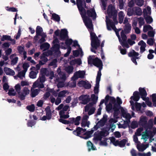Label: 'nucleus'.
<instances>
[{
    "label": "nucleus",
    "mask_w": 156,
    "mask_h": 156,
    "mask_svg": "<svg viewBox=\"0 0 156 156\" xmlns=\"http://www.w3.org/2000/svg\"><path fill=\"white\" fill-rule=\"evenodd\" d=\"M60 30H56L53 36L54 40L53 41V45L51 48L52 51H48L47 52H44V55L48 56L49 55L54 54L57 56H59L60 54V52L59 50V45L58 44V41L56 36H59L61 40L64 39L68 36V32L65 29L61 30L60 34Z\"/></svg>",
    "instance_id": "f257e3e1"
},
{
    "label": "nucleus",
    "mask_w": 156,
    "mask_h": 156,
    "mask_svg": "<svg viewBox=\"0 0 156 156\" xmlns=\"http://www.w3.org/2000/svg\"><path fill=\"white\" fill-rule=\"evenodd\" d=\"M81 16L85 26L90 32L91 39V51L95 53V50L97 49L99 47L100 41L96 36L95 34L92 32L93 27L92 22L90 20H87L86 18L83 17V15H82Z\"/></svg>",
    "instance_id": "f03ea898"
},
{
    "label": "nucleus",
    "mask_w": 156,
    "mask_h": 156,
    "mask_svg": "<svg viewBox=\"0 0 156 156\" xmlns=\"http://www.w3.org/2000/svg\"><path fill=\"white\" fill-rule=\"evenodd\" d=\"M89 64L93 63L94 66L99 68L97 76L96 78V83L94 87V92L95 94H98L99 92V84L101 76V70L102 68V63L101 60L96 58L94 60L93 59V56H90L88 58Z\"/></svg>",
    "instance_id": "7ed1b4c3"
},
{
    "label": "nucleus",
    "mask_w": 156,
    "mask_h": 156,
    "mask_svg": "<svg viewBox=\"0 0 156 156\" xmlns=\"http://www.w3.org/2000/svg\"><path fill=\"white\" fill-rule=\"evenodd\" d=\"M105 100L107 101L108 100L110 101L109 104L106 106L107 111L109 112H114L115 116L118 114L119 113L118 110L120 109L121 107L120 105L122 104V102L119 97L117 98L116 104L115 98L113 97H109L108 96H107L105 98Z\"/></svg>",
    "instance_id": "20e7f679"
},
{
    "label": "nucleus",
    "mask_w": 156,
    "mask_h": 156,
    "mask_svg": "<svg viewBox=\"0 0 156 156\" xmlns=\"http://www.w3.org/2000/svg\"><path fill=\"white\" fill-rule=\"evenodd\" d=\"M106 22L108 30H114L119 39V41L120 43L124 47H126L127 48H129V46L126 42V36L124 34V32L123 31H122L121 33V37L122 40V41L118 33V32L120 30V29L118 30L115 28V27L113 23L109 20L107 16H106Z\"/></svg>",
    "instance_id": "39448f33"
},
{
    "label": "nucleus",
    "mask_w": 156,
    "mask_h": 156,
    "mask_svg": "<svg viewBox=\"0 0 156 156\" xmlns=\"http://www.w3.org/2000/svg\"><path fill=\"white\" fill-rule=\"evenodd\" d=\"M118 110L119 112L118 114H116L115 117V115H114V119H111L110 120L109 122L110 123H115L117 122V119L118 118V116L119 113V112H121L122 117L125 118L126 121H129V119L131 118V116L130 115L126 109L122 107H120V109Z\"/></svg>",
    "instance_id": "423d86ee"
},
{
    "label": "nucleus",
    "mask_w": 156,
    "mask_h": 156,
    "mask_svg": "<svg viewBox=\"0 0 156 156\" xmlns=\"http://www.w3.org/2000/svg\"><path fill=\"white\" fill-rule=\"evenodd\" d=\"M109 128H106L101 131H97L94 135L93 140L95 143L97 144L98 141H100L102 138L107 136L108 134Z\"/></svg>",
    "instance_id": "0eeeda50"
},
{
    "label": "nucleus",
    "mask_w": 156,
    "mask_h": 156,
    "mask_svg": "<svg viewBox=\"0 0 156 156\" xmlns=\"http://www.w3.org/2000/svg\"><path fill=\"white\" fill-rule=\"evenodd\" d=\"M85 131V129L78 127L76 130L73 131V133L76 135L79 136L84 139H87L91 137L93 133V131H88L85 133L82 136H80V135H82Z\"/></svg>",
    "instance_id": "6e6552de"
},
{
    "label": "nucleus",
    "mask_w": 156,
    "mask_h": 156,
    "mask_svg": "<svg viewBox=\"0 0 156 156\" xmlns=\"http://www.w3.org/2000/svg\"><path fill=\"white\" fill-rule=\"evenodd\" d=\"M57 72L58 75V78L56 79L57 81L56 82H58L57 85V86L58 88L63 87L65 86L64 82L66 79L65 74L61 72L60 68H58V69Z\"/></svg>",
    "instance_id": "1a4fd4ad"
},
{
    "label": "nucleus",
    "mask_w": 156,
    "mask_h": 156,
    "mask_svg": "<svg viewBox=\"0 0 156 156\" xmlns=\"http://www.w3.org/2000/svg\"><path fill=\"white\" fill-rule=\"evenodd\" d=\"M86 7V4L85 5H82V8L85 10V13L82 11V14L83 17L86 18L87 20H90L92 21L89 18V17H91L93 19H95L96 17V14L95 11L94 9H90L87 10V13H86V10L84 9V7Z\"/></svg>",
    "instance_id": "9d476101"
},
{
    "label": "nucleus",
    "mask_w": 156,
    "mask_h": 156,
    "mask_svg": "<svg viewBox=\"0 0 156 156\" xmlns=\"http://www.w3.org/2000/svg\"><path fill=\"white\" fill-rule=\"evenodd\" d=\"M107 13L110 17H113V19L115 24H117L118 22L116 20L117 11L114 7L112 5H109L107 10Z\"/></svg>",
    "instance_id": "9b49d317"
},
{
    "label": "nucleus",
    "mask_w": 156,
    "mask_h": 156,
    "mask_svg": "<svg viewBox=\"0 0 156 156\" xmlns=\"http://www.w3.org/2000/svg\"><path fill=\"white\" fill-rule=\"evenodd\" d=\"M46 80V78L44 76H40L37 80L33 84L34 88L38 87L42 88L44 87L43 83Z\"/></svg>",
    "instance_id": "f8f14e48"
},
{
    "label": "nucleus",
    "mask_w": 156,
    "mask_h": 156,
    "mask_svg": "<svg viewBox=\"0 0 156 156\" xmlns=\"http://www.w3.org/2000/svg\"><path fill=\"white\" fill-rule=\"evenodd\" d=\"M152 130L153 129L152 128L146 129L145 132L142 134L141 139L145 142L149 137L153 136L154 134L155 133L152 132Z\"/></svg>",
    "instance_id": "ddd939ff"
},
{
    "label": "nucleus",
    "mask_w": 156,
    "mask_h": 156,
    "mask_svg": "<svg viewBox=\"0 0 156 156\" xmlns=\"http://www.w3.org/2000/svg\"><path fill=\"white\" fill-rule=\"evenodd\" d=\"M59 114L60 117V119H59V122L65 124H69V121L62 119H66L69 117L68 112L62 110L60 112Z\"/></svg>",
    "instance_id": "4468645a"
},
{
    "label": "nucleus",
    "mask_w": 156,
    "mask_h": 156,
    "mask_svg": "<svg viewBox=\"0 0 156 156\" xmlns=\"http://www.w3.org/2000/svg\"><path fill=\"white\" fill-rule=\"evenodd\" d=\"M139 91L140 94L141 95V98L143 100L145 101L147 105L151 107L152 106V104L151 102L149 101V98H146L147 93L146 90L144 88H140Z\"/></svg>",
    "instance_id": "2eb2a0df"
},
{
    "label": "nucleus",
    "mask_w": 156,
    "mask_h": 156,
    "mask_svg": "<svg viewBox=\"0 0 156 156\" xmlns=\"http://www.w3.org/2000/svg\"><path fill=\"white\" fill-rule=\"evenodd\" d=\"M111 142L115 146H119L121 147H123L126 144L127 142L126 139H123L121 141L116 140L115 138L112 137L110 138Z\"/></svg>",
    "instance_id": "dca6fc26"
},
{
    "label": "nucleus",
    "mask_w": 156,
    "mask_h": 156,
    "mask_svg": "<svg viewBox=\"0 0 156 156\" xmlns=\"http://www.w3.org/2000/svg\"><path fill=\"white\" fill-rule=\"evenodd\" d=\"M140 97L139 95L138 92L137 91H135L134 92L133 96H131L130 98L131 100L130 101V102L132 106V109L134 110V104L133 100L134 101H137L139 100Z\"/></svg>",
    "instance_id": "f3484780"
},
{
    "label": "nucleus",
    "mask_w": 156,
    "mask_h": 156,
    "mask_svg": "<svg viewBox=\"0 0 156 156\" xmlns=\"http://www.w3.org/2000/svg\"><path fill=\"white\" fill-rule=\"evenodd\" d=\"M128 55L129 57H131V59L135 65H137V64L136 60L139 58V57H137L139 55L138 53L136 52L134 50H132L129 53Z\"/></svg>",
    "instance_id": "a211bd4d"
},
{
    "label": "nucleus",
    "mask_w": 156,
    "mask_h": 156,
    "mask_svg": "<svg viewBox=\"0 0 156 156\" xmlns=\"http://www.w3.org/2000/svg\"><path fill=\"white\" fill-rule=\"evenodd\" d=\"M30 90L27 87H24L23 90L19 93V97L21 99L23 100L26 95L30 93Z\"/></svg>",
    "instance_id": "6ab92c4d"
},
{
    "label": "nucleus",
    "mask_w": 156,
    "mask_h": 156,
    "mask_svg": "<svg viewBox=\"0 0 156 156\" xmlns=\"http://www.w3.org/2000/svg\"><path fill=\"white\" fill-rule=\"evenodd\" d=\"M85 110V112H87L89 110L88 114L89 115H90L94 113L95 108L93 104L90 103L86 106Z\"/></svg>",
    "instance_id": "aec40b11"
},
{
    "label": "nucleus",
    "mask_w": 156,
    "mask_h": 156,
    "mask_svg": "<svg viewBox=\"0 0 156 156\" xmlns=\"http://www.w3.org/2000/svg\"><path fill=\"white\" fill-rule=\"evenodd\" d=\"M85 72L84 71H79L75 72L72 78V80H76L79 78H82L85 75Z\"/></svg>",
    "instance_id": "412c9836"
},
{
    "label": "nucleus",
    "mask_w": 156,
    "mask_h": 156,
    "mask_svg": "<svg viewBox=\"0 0 156 156\" xmlns=\"http://www.w3.org/2000/svg\"><path fill=\"white\" fill-rule=\"evenodd\" d=\"M89 118L88 116L85 115H84L82 119V122L81 125L82 127H89L90 124V122L89 121H87V120Z\"/></svg>",
    "instance_id": "4be33fe9"
},
{
    "label": "nucleus",
    "mask_w": 156,
    "mask_h": 156,
    "mask_svg": "<svg viewBox=\"0 0 156 156\" xmlns=\"http://www.w3.org/2000/svg\"><path fill=\"white\" fill-rule=\"evenodd\" d=\"M78 8L80 12V14L81 15L82 14V11L84 13L85 10L83 9L82 8V5H85V2L84 0H76Z\"/></svg>",
    "instance_id": "5701e85b"
},
{
    "label": "nucleus",
    "mask_w": 156,
    "mask_h": 156,
    "mask_svg": "<svg viewBox=\"0 0 156 156\" xmlns=\"http://www.w3.org/2000/svg\"><path fill=\"white\" fill-rule=\"evenodd\" d=\"M81 119L80 116H78L76 118H70L69 119V123L71 124H74L76 126L79 125L80 123V121Z\"/></svg>",
    "instance_id": "b1692460"
},
{
    "label": "nucleus",
    "mask_w": 156,
    "mask_h": 156,
    "mask_svg": "<svg viewBox=\"0 0 156 156\" xmlns=\"http://www.w3.org/2000/svg\"><path fill=\"white\" fill-rule=\"evenodd\" d=\"M79 99L81 103L86 104L90 100V96L87 95H82L79 97Z\"/></svg>",
    "instance_id": "393cba45"
},
{
    "label": "nucleus",
    "mask_w": 156,
    "mask_h": 156,
    "mask_svg": "<svg viewBox=\"0 0 156 156\" xmlns=\"http://www.w3.org/2000/svg\"><path fill=\"white\" fill-rule=\"evenodd\" d=\"M107 115H104L102 119L97 123L96 127H100L103 126L107 121Z\"/></svg>",
    "instance_id": "a878e982"
},
{
    "label": "nucleus",
    "mask_w": 156,
    "mask_h": 156,
    "mask_svg": "<svg viewBox=\"0 0 156 156\" xmlns=\"http://www.w3.org/2000/svg\"><path fill=\"white\" fill-rule=\"evenodd\" d=\"M73 42V41L71 39H69L67 40L65 42V43H61V47L62 48L66 49L67 47L69 46Z\"/></svg>",
    "instance_id": "bb28decb"
},
{
    "label": "nucleus",
    "mask_w": 156,
    "mask_h": 156,
    "mask_svg": "<svg viewBox=\"0 0 156 156\" xmlns=\"http://www.w3.org/2000/svg\"><path fill=\"white\" fill-rule=\"evenodd\" d=\"M4 70L7 75L13 76L15 74L14 71L9 68L5 67L4 68Z\"/></svg>",
    "instance_id": "cd10ccee"
},
{
    "label": "nucleus",
    "mask_w": 156,
    "mask_h": 156,
    "mask_svg": "<svg viewBox=\"0 0 156 156\" xmlns=\"http://www.w3.org/2000/svg\"><path fill=\"white\" fill-rule=\"evenodd\" d=\"M138 45L140 46V52L141 53H143L145 50V48L146 47V43L143 41L141 40L138 43Z\"/></svg>",
    "instance_id": "c85d7f7f"
},
{
    "label": "nucleus",
    "mask_w": 156,
    "mask_h": 156,
    "mask_svg": "<svg viewBox=\"0 0 156 156\" xmlns=\"http://www.w3.org/2000/svg\"><path fill=\"white\" fill-rule=\"evenodd\" d=\"M137 147L139 151H142L146 149L148 147V144L143 145L139 144L137 145Z\"/></svg>",
    "instance_id": "c756f323"
},
{
    "label": "nucleus",
    "mask_w": 156,
    "mask_h": 156,
    "mask_svg": "<svg viewBox=\"0 0 156 156\" xmlns=\"http://www.w3.org/2000/svg\"><path fill=\"white\" fill-rule=\"evenodd\" d=\"M130 122V121H124L123 123H119L117 124L118 127L120 128H125L127 127L129 125V122Z\"/></svg>",
    "instance_id": "7c9ffc66"
},
{
    "label": "nucleus",
    "mask_w": 156,
    "mask_h": 156,
    "mask_svg": "<svg viewBox=\"0 0 156 156\" xmlns=\"http://www.w3.org/2000/svg\"><path fill=\"white\" fill-rule=\"evenodd\" d=\"M11 59L12 60L11 64L14 65L16 64L18 60V58L15 55H12L10 56Z\"/></svg>",
    "instance_id": "2f4dec72"
},
{
    "label": "nucleus",
    "mask_w": 156,
    "mask_h": 156,
    "mask_svg": "<svg viewBox=\"0 0 156 156\" xmlns=\"http://www.w3.org/2000/svg\"><path fill=\"white\" fill-rule=\"evenodd\" d=\"M43 31V29L41 27L39 26L37 27L36 30V35L35 37V39H36V38H37L38 36L41 35Z\"/></svg>",
    "instance_id": "473e14b6"
},
{
    "label": "nucleus",
    "mask_w": 156,
    "mask_h": 156,
    "mask_svg": "<svg viewBox=\"0 0 156 156\" xmlns=\"http://www.w3.org/2000/svg\"><path fill=\"white\" fill-rule=\"evenodd\" d=\"M69 93L68 91L63 90L60 92L58 94V96L60 98H62L65 97L66 95H67V94Z\"/></svg>",
    "instance_id": "72a5a7b5"
},
{
    "label": "nucleus",
    "mask_w": 156,
    "mask_h": 156,
    "mask_svg": "<svg viewBox=\"0 0 156 156\" xmlns=\"http://www.w3.org/2000/svg\"><path fill=\"white\" fill-rule=\"evenodd\" d=\"M73 52V55L75 57L78 56L79 54H80L81 56L83 55V52L80 48L78 50L74 51Z\"/></svg>",
    "instance_id": "f704fd0d"
},
{
    "label": "nucleus",
    "mask_w": 156,
    "mask_h": 156,
    "mask_svg": "<svg viewBox=\"0 0 156 156\" xmlns=\"http://www.w3.org/2000/svg\"><path fill=\"white\" fill-rule=\"evenodd\" d=\"M50 45L48 43H45L41 44L40 46V48L43 51L48 49L50 47Z\"/></svg>",
    "instance_id": "c9c22d12"
},
{
    "label": "nucleus",
    "mask_w": 156,
    "mask_h": 156,
    "mask_svg": "<svg viewBox=\"0 0 156 156\" xmlns=\"http://www.w3.org/2000/svg\"><path fill=\"white\" fill-rule=\"evenodd\" d=\"M147 121V119L144 116H142L140 119V122L142 124H145L146 123Z\"/></svg>",
    "instance_id": "e433bc0d"
},
{
    "label": "nucleus",
    "mask_w": 156,
    "mask_h": 156,
    "mask_svg": "<svg viewBox=\"0 0 156 156\" xmlns=\"http://www.w3.org/2000/svg\"><path fill=\"white\" fill-rule=\"evenodd\" d=\"M45 110L46 111V116L47 117L48 120H49L51 118V111L48 108H46Z\"/></svg>",
    "instance_id": "4c0bfd02"
},
{
    "label": "nucleus",
    "mask_w": 156,
    "mask_h": 156,
    "mask_svg": "<svg viewBox=\"0 0 156 156\" xmlns=\"http://www.w3.org/2000/svg\"><path fill=\"white\" fill-rule=\"evenodd\" d=\"M73 69L74 68L72 66H68L66 67L65 69L66 71L69 74L73 72Z\"/></svg>",
    "instance_id": "58836bf2"
},
{
    "label": "nucleus",
    "mask_w": 156,
    "mask_h": 156,
    "mask_svg": "<svg viewBox=\"0 0 156 156\" xmlns=\"http://www.w3.org/2000/svg\"><path fill=\"white\" fill-rule=\"evenodd\" d=\"M87 146L89 151L91 150H95L96 148L93 146V144L90 141L87 142Z\"/></svg>",
    "instance_id": "ea45409f"
},
{
    "label": "nucleus",
    "mask_w": 156,
    "mask_h": 156,
    "mask_svg": "<svg viewBox=\"0 0 156 156\" xmlns=\"http://www.w3.org/2000/svg\"><path fill=\"white\" fill-rule=\"evenodd\" d=\"M81 63V60L79 59L71 61L70 62V64L71 65H74L75 64H77L78 65H80Z\"/></svg>",
    "instance_id": "a19ab883"
},
{
    "label": "nucleus",
    "mask_w": 156,
    "mask_h": 156,
    "mask_svg": "<svg viewBox=\"0 0 156 156\" xmlns=\"http://www.w3.org/2000/svg\"><path fill=\"white\" fill-rule=\"evenodd\" d=\"M151 9L149 6H147L146 9H145L143 11L144 15H149L151 14Z\"/></svg>",
    "instance_id": "79ce46f5"
},
{
    "label": "nucleus",
    "mask_w": 156,
    "mask_h": 156,
    "mask_svg": "<svg viewBox=\"0 0 156 156\" xmlns=\"http://www.w3.org/2000/svg\"><path fill=\"white\" fill-rule=\"evenodd\" d=\"M153 28L149 25H146L144 26L143 31L144 32H146L147 31L152 30Z\"/></svg>",
    "instance_id": "37998d69"
},
{
    "label": "nucleus",
    "mask_w": 156,
    "mask_h": 156,
    "mask_svg": "<svg viewBox=\"0 0 156 156\" xmlns=\"http://www.w3.org/2000/svg\"><path fill=\"white\" fill-rule=\"evenodd\" d=\"M47 70L45 68H41V73L40 76H45V75H47Z\"/></svg>",
    "instance_id": "c03bdc74"
},
{
    "label": "nucleus",
    "mask_w": 156,
    "mask_h": 156,
    "mask_svg": "<svg viewBox=\"0 0 156 156\" xmlns=\"http://www.w3.org/2000/svg\"><path fill=\"white\" fill-rule=\"evenodd\" d=\"M26 72L24 70L19 72L18 73L17 76L21 79H23V78L25 77V74Z\"/></svg>",
    "instance_id": "a18cd8bd"
},
{
    "label": "nucleus",
    "mask_w": 156,
    "mask_h": 156,
    "mask_svg": "<svg viewBox=\"0 0 156 156\" xmlns=\"http://www.w3.org/2000/svg\"><path fill=\"white\" fill-rule=\"evenodd\" d=\"M11 36L7 35H3L1 38V40L4 41L5 40L10 41L11 39Z\"/></svg>",
    "instance_id": "49530a36"
},
{
    "label": "nucleus",
    "mask_w": 156,
    "mask_h": 156,
    "mask_svg": "<svg viewBox=\"0 0 156 156\" xmlns=\"http://www.w3.org/2000/svg\"><path fill=\"white\" fill-rule=\"evenodd\" d=\"M124 16V15L123 13L122 12H120L119 13V21L120 23H122L123 20Z\"/></svg>",
    "instance_id": "de8ad7c7"
},
{
    "label": "nucleus",
    "mask_w": 156,
    "mask_h": 156,
    "mask_svg": "<svg viewBox=\"0 0 156 156\" xmlns=\"http://www.w3.org/2000/svg\"><path fill=\"white\" fill-rule=\"evenodd\" d=\"M39 89H35L34 90H32L31 96L33 97H35L37 95L39 91Z\"/></svg>",
    "instance_id": "09e8293b"
},
{
    "label": "nucleus",
    "mask_w": 156,
    "mask_h": 156,
    "mask_svg": "<svg viewBox=\"0 0 156 156\" xmlns=\"http://www.w3.org/2000/svg\"><path fill=\"white\" fill-rule=\"evenodd\" d=\"M15 88L19 95V93H20L21 92L20 90L21 88L20 84H16L15 86Z\"/></svg>",
    "instance_id": "8fccbe9b"
},
{
    "label": "nucleus",
    "mask_w": 156,
    "mask_h": 156,
    "mask_svg": "<svg viewBox=\"0 0 156 156\" xmlns=\"http://www.w3.org/2000/svg\"><path fill=\"white\" fill-rule=\"evenodd\" d=\"M134 10L135 11V13L137 15H140L142 14V10L139 7L135 8Z\"/></svg>",
    "instance_id": "3c124183"
},
{
    "label": "nucleus",
    "mask_w": 156,
    "mask_h": 156,
    "mask_svg": "<svg viewBox=\"0 0 156 156\" xmlns=\"http://www.w3.org/2000/svg\"><path fill=\"white\" fill-rule=\"evenodd\" d=\"M134 8L133 9H131V8L128 9L127 11V14L129 16H132L134 13Z\"/></svg>",
    "instance_id": "603ef678"
},
{
    "label": "nucleus",
    "mask_w": 156,
    "mask_h": 156,
    "mask_svg": "<svg viewBox=\"0 0 156 156\" xmlns=\"http://www.w3.org/2000/svg\"><path fill=\"white\" fill-rule=\"evenodd\" d=\"M8 94L9 96H15L16 93L14 89H11L9 90Z\"/></svg>",
    "instance_id": "864d4df0"
},
{
    "label": "nucleus",
    "mask_w": 156,
    "mask_h": 156,
    "mask_svg": "<svg viewBox=\"0 0 156 156\" xmlns=\"http://www.w3.org/2000/svg\"><path fill=\"white\" fill-rule=\"evenodd\" d=\"M145 19L146 21L148 23H151L153 21V19L149 15H147V16H146L145 15L144 16Z\"/></svg>",
    "instance_id": "5fc2aeb1"
},
{
    "label": "nucleus",
    "mask_w": 156,
    "mask_h": 156,
    "mask_svg": "<svg viewBox=\"0 0 156 156\" xmlns=\"http://www.w3.org/2000/svg\"><path fill=\"white\" fill-rule=\"evenodd\" d=\"M131 26L129 23H127L125 25V30L126 32L128 33L131 29Z\"/></svg>",
    "instance_id": "6e6d98bb"
},
{
    "label": "nucleus",
    "mask_w": 156,
    "mask_h": 156,
    "mask_svg": "<svg viewBox=\"0 0 156 156\" xmlns=\"http://www.w3.org/2000/svg\"><path fill=\"white\" fill-rule=\"evenodd\" d=\"M29 75L31 78L34 79L37 77V73L33 71H31Z\"/></svg>",
    "instance_id": "4d7b16f0"
},
{
    "label": "nucleus",
    "mask_w": 156,
    "mask_h": 156,
    "mask_svg": "<svg viewBox=\"0 0 156 156\" xmlns=\"http://www.w3.org/2000/svg\"><path fill=\"white\" fill-rule=\"evenodd\" d=\"M52 18L54 20L57 21H59L60 20V17L58 15L54 13L52 14Z\"/></svg>",
    "instance_id": "13d9d810"
},
{
    "label": "nucleus",
    "mask_w": 156,
    "mask_h": 156,
    "mask_svg": "<svg viewBox=\"0 0 156 156\" xmlns=\"http://www.w3.org/2000/svg\"><path fill=\"white\" fill-rule=\"evenodd\" d=\"M27 108L30 111L33 112L34 111L35 106L34 105H31L27 106Z\"/></svg>",
    "instance_id": "bf43d9fd"
},
{
    "label": "nucleus",
    "mask_w": 156,
    "mask_h": 156,
    "mask_svg": "<svg viewBox=\"0 0 156 156\" xmlns=\"http://www.w3.org/2000/svg\"><path fill=\"white\" fill-rule=\"evenodd\" d=\"M73 81L70 82L68 84V86L70 87H74L76 86V82L75 80H73Z\"/></svg>",
    "instance_id": "052dcab7"
},
{
    "label": "nucleus",
    "mask_w": 156,
    "mask_h": 156,
    "mask_svg": "<svg viewBox=\"0 0 156 156\" xmlns=\"http://www.w3.org/2000/svg\"><path fill=\"white\" fill-rule=\"evenodd\" d=\"M152 101L153 102L154 105L156 106V95L155 94H154L151 95Z\"/></svg>",
    "instance_id": "680f3d73"
},
{
    "label": "nucleus",
    "mask_w": 156,
    "mask_h": 156,
    "mask_svg": "<svg viewBox=\"0 0 156 156\" xmlns=\"http://www.w3.org/2000/svg\"><path fill=\"white\" fill-rule=\"evenodd\" d=\"M138 20L140 27H141V26L143 25L144 23V19L143 18L140 17L138 19Z\"/></svg>",
    "instance_id": "e2e57ef3"
},
{
    "label": "nucleus",
    "mask_w": 156,
    "mask_h": 156,
    "mask_svg": "<svg viewBox=\"0 0 156 156\" xmlns=\"http://www.w3.org/2000/svg\"><path fill=\"white\" fill-rule=\"evenodd\" d=\"M18 49L19 52L21 54H22L24 52H26L24 49L23 47L21 46H18Z\"/></svg>",
    "instance_id": "0e129e2a"
},
{
    "label": "nucleus",
    "mask_w": 156,
    "mask_h": 156,
    "mask_svg": "<svg viewBox=\"0 0 156 156\" xmlns=\"http://www.w3.org/2000/svg\"><path fill=\"white\" fill-rule=\"evenodd\" d=\"M29 65L28 63H24L23 65V67L24 69V71L27 72V69L29 67Z\"/></svg>",
    "instance_id": "69168bd1"
},
{
    "label": "nucleus",
    "mask_w": 156,
    "mask_h": 156,
    "mask_svg": "<svg viewBox=\"0 0 156 156\" xmlns=\"http://www.w3.org/2000/svg\"><path fill=\"white\" fill-rule=\"evenodd\" d=\"M135 2L137 5L141 6L143 4L144 1L143 0H136Z\"/></svg>",
    "instance_id": "338daca9"
},
{
    "label": "nucleus",
    "mask_w": 156,
    "mask_h": 156,
    "mask_svg": "<svg viewBox=\"0 0 156 156\" xmlns=\"http://www.w3.org/2000/svg\"><path fill=\"white\" fill-rule=\"evenodd\" d=\"M3 87L4 90L7 92L9 88V86L8 83H5L3 84Z\"/></svg>",
    "instance_id": "774afa93"
}]
</instances>
